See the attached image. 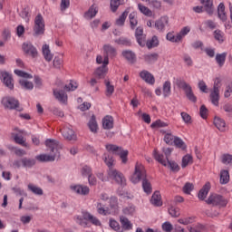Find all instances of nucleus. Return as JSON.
Wrapping results in <instances>:
<instances>
[{
	"mask_svg": "<svg viewBox=\"0 0 232 232\" xmlns=\"http://www.w3.org/2000/svg\"><path fill=\"white\" fill-rule=\"evenodd\" d=\"M146 169L141 164H136L135 171L130 177V182L132 184H138L142 180V188L147 195H151L153 188H151V182L147 179Z\"/></svg>",
	"mask_w": 232,
	"mask_h": 232,
	"instance_id": "1",
	"label": "nucleus"
},
{
	"mask_svg": "<svg viewBox=\"0 0 232 232\" xmlns=\"http://www.w3.org/2000/svg\"><path fill=\"white\" fill-rule=\"evenodd\" d=\"M45 146L50 154H40L35 159L39 162H53L55 157H57V153H59V150H63V145L56 140L47 139L45 140Z\"/></svg>",
	"mask_w": 232,
	"mask_h": 232,
	"instance_id": "2",
	"label": "nucleus"
},
{
	"mask_svg": "<svg viewBox=\"0 0 232 232\" xmlns=\"http://www.w3.org/2000/svg\"><path fill=\"white\" fill-rule=\"evenodd\" d=\"M152 156L153 159H155V160L159 162V164H161V166H164L165 168H169L170 171H174L175 173L180 171V167L179 166V164L169 160L166 161V160H164V154H160V152H159V150L154 149Z\"/></svg>",
	"mask_w": 232,
	"mask_h": 232,
	"instance_id": "3",
	"label": "nucleus"
},
{
	"mask_svg": "<svg viewBox=\"0 0 232 232\" xmlns=\"http://www.w3.org/2000/svg\"><path fill=\"white\" fill-rule=\"evenodd\" d=\"M88 221L94 226H101V221L90 212L83 211L82 217L76 219L77 224L82 227H88Z\"/></svg>",
	"mask_w": 232,
	"mask_h": 232,
	"instance_id": "4",
	"label": "nucleus"
},
{
	"mask_svg": "<svg viewBox=\"0 0 232 232\" xmlns=\"http://www.w3.org/2000/svg\"><path fill=\"white\" fill-rule=\"evenodd\" d=\"M14 73L15 75H18V77H23V79L19 80V84L22 90H34V82L26 80L32 79V74L21 70H14Z\"/></svg>",
	"mask_w": 232,
	"mask_h": 232,
	"instance_id": "5",
	"label": "nucleus"
},
{
	"mask_svg": "<svg viewBox=\"0 0 232 232\" xmlns=\"http://www.w3.org/2000/svg\"><path fill=\"white\" fill-rule=\"evenodd\" d=\"M177 86L179 88H182L185 92V95L190 102H197V96H195V93H193V89L191 88V85H189L186 81L184 80H177L176 82Z\"/></svg>",
	"mask_w": 232,
	"mask_h": 232,
	"instance_id": "6",
	"label": "nucleus"
},
{
	"mask_svg": "<svg viewBox=\"0 0 232 232\" xmlns=\"http://www.w3.org/2000/svg\"><path fill=\"white\" fill-rule=\"evenodd\" d=\"M44 18L42 14H38L34 18V26L33 29V35L39 37V35H44Z\"/></svg>",
	"mask_w": 232,
	"mask_h": 232,
	"instance_id": "7",
	"label": "nucleus"
},
{
	"mask_svg": "<svg viewBox=\"0 0 232 232\" xmlns=\"http://www.w3.org/2000/svg\"><path fill=\"white\" fill-rule=\"evenodd\" d=\"M206 202L209 206H218V208H226L227 206V199L224 198L222 195L212 194L210 195Z\"/></svg>",
	"mask_w": 232,
	"mask_h": 232,
	"instance_id": "8",
	"label": "nucleus"
},
{
	"mask_svg": "<svg viewBox=\"0 0 232 232\" xmlns=\"http://www.w3.org/2000/svg\"><path fill=\"white\" fill-rule=\"evenodd\" d=\"M1 104L5 110H17L18 111H23V109H19V100L14 97L5 96L2 98Z\"/></svg>",
	"mask_w": 232,
	"mask_h": 232,
	"instance_id": "9",
	"label": "nucleus"
},
{
	"mask_svg": "<svg viewBox=\"0 0 232 232\" xmlns=\"http://www.w3.org/2000/svg\"><path fill=\"white\" fill-rule=\"evenodd\" d=\"M103 51H104L103 64H110L109 57H115L117 55V49H115V47L110 44H105L103 45Z\"/></svg>",
	"mask_w": 232,
	"mask_h": 232,
	"instance_id": "10",
	"label": "nucleus"
},
{
	"mask_svg": "<svg viewBox=\"0 0 232 232\" xmlns=\"http://www.w3.org/2000/svg\"><path fill=\"white\" fill-rule=\"evenodd\" d=\"M1 81L8 88V90H14V77L8 72H1Z\"/></svg>",
	"mask_w": 232,
	"mask_h": 232,
	"instance_id": "11",
	"label": "nucleus"
},
{
	"mask_svg": "<svg viewBox=\"0 0 232 232\" xmlns=\"http://www.w3.org/2000/svg\"><path fill=\"white\" fill-rule=\"evenodd\" d=\"M219 82L214 83L213 91L210 92V101L214 106H218V101H220V86Z\"/></svg>",
	"mask_w": 232,
	"mask_h": 232,
	"instance_id": "12",
	"label": "nucleus"
},
{
	"mask_svg": "<svg viewBox=\"0 0 232 232\" xmlns=\"http://www.w3.org/2000/svg\"><path fill=\"white\" fill-rule=\"evenodd\" d=\"M22 48L24 53H26V55H30V57H33V59H35V57L39 55L37 49L31 43H24Z\"/></svg>",
	"mask_w": 232,
	"mask_h": 232,
	"instance_id": "13",
	"label": "nucleus"
},
{
	"mask_svg": "<svg viewBox=\"0 0 232 232\" xmlns=\"http://www.w3.org/2000/svg\"><path fill=\"white\" fill-rule=\"evenodd\" d=\"M53 96L59 102H62V104H66L68 102V94L64 92V91H61L60 88H55L53 90Z\"/></svg>",
	"mask_w": 232,
	"mask_h": 232,
	"instance_id": "14",
	"label": "nucleus"
},
{
	"mask_svg": "<svg viewBox=\"0 0 232 232\" xmlns=\"http://www.w3.org/2000/svg\"><path fill=\"white\" fill-rule=\"evenodd\" d=\"M140 77L142 79V81H145L147 84H150L151 86L155 84V76L146 70L140 72Z\"/></svg>",
	"mask_w": 232,
	"mask_h": 232,
	"instance_id": "15",
	"label": "nucleus"
},
{
	"mask_svg": "<svg viewBox=\"0 0 232 232\" xmlns=\"http://www.w3.org/2000/svg\"><path fill=\"white\" fill-rule=\"evenodd\" d=\"M122 57L128 61L129 64H135L137 63V54L133 51L125 50L121 53Z\"/></svg>",
	"mask_w": 232,
	"mask_h": 232,
	"instance_id": "16",
	"label": "nucleus"
},
{
	"mask_svg": "<svg viewBox=\"0 0 232 232\" xmlns=\"http://www.w3.org/2000/svg\"><path fill=\"white\" fill-rule=\"evenodd\" d=\"M169 23V18L168 16H161L159 20L155 22V28L158 29L160 32H164L166 26Z\"/></svg>",
	"mask_w": 232,
	"mask_h": 232,
	"instance_id": "17",
	"label": "nucleus"
},
{
	"mask_svg": "<svg viewBox=\"0 0 232 232\" xmlns=\"http://www.w3.org/2000/svg\"><path fill=\"white\" fill-rule=\"evenodd\" d=\"M21 133H24V130H19V133H12V137L16 144H20L24 148H28V143H26V140Z\"/></svg>",
	"mask_w": 232,
	"mask_h": 232,
	"instance_id": "18",
	"label": "nucleus"
},
{
	"mask_svg": "<svg viewBox=\"0 0 232 232\" xmlns=\"http://www.w3.org/2000/svg\"><path fill=\"white\" fill-rule=\"evenodd\" d=\"M120 222L121 224L122 232L130 231V229H133V224H131V221H130L128 218L121 216L120 218Z\"/></svg>",
	"mask_w": 232,
	"mask_h": 232,
	"instance_id": "19",
	"label": "nucleus"
},
{
	"mask_svg": "<svg viewBox=\"0 0 232 232\" xmlns=\"http://www.w3.org/2000/svg\"><path fill=\"white\" fill-rule=\"evenodd\" d=\"M106 66H108V64L103 63L102 66H100L96 69V71L94 72L96 79L101 80L106 77V73H108V67Z\"/></svg>",
	"mask_w": 232,
	"mask_h": 232,
	"instance_id": "20",
	"label": "nucleus"
},
{
	"mask_svg": "<svg viewBox=\"0 0 232 232\" xmlns=\"http://www.w3.org/2000/svg\"><path fill=\"white\" fill-rule=\"evenodd\" d=\"M150 204L152 206H156L157 208H160L162 206V197L160 196V192L159 190H156L151 198H150Z\"/></svg>",
	"mask_w": 232,
	"mask_h": 232,
	"instance_id": "21",
	"label": "nucleus"
},
{
	"mask_svg": "<svg viewBox=\"0 0 232 232\" xmlns=\"http://www.w3.org/2000/svg\"><path fill=\"white\" fill-rule=\"evenodd\" d=\"M143 61L146 64H153L159 61V53H147L143 55Z\"/></svg>",
	"mask_w": 232,
	"mask_h": 232,
	"instance_id": "22",
	"label": "nucleus"
},
{
	"mask_svg": "<svg viewBox=\"0 0 232 232\" xmlns=\"http://www.w3.org/2000/svg\"><path fill=\"white\" fill-rule=\"evenodd\" d=\"M72 191L77 193L78 195H89L90 193V188L86 186H82V185H76L73 187H71Z\"/></svg>",
	"mask_w": 232,
	"mask_h": 232,
	"instance_id": "23",
	"label": "nucleus"
},
{
	"mask_svg": "<svg viewBox=\"0 0 232 232\" xmlns=\"http://www.w3.org/2000/svg\"><path fill=\"white\" fill-rule=\"evenodd\" d=\"M62 134L67 140H75L77 139V136H75V131L68 127L63 130Z\"/></svg>",
	"mask_w": 232,
	"mask_h": 232,
	"instance_id": "24",
	"label": "nucleus"
},
{
	"mask_svg": "<svg viewBox=\"0 0 232 232\" xmlns=\"http://www.w3.org/2000/svg\"><path fill=\"white\" fill-rule=\"evenodd\" d=\"M209 189H211V184L209 182H208L199 190V192L198 194V199L204 200V198H206V197H208V193H209Z\"/></svg>",
	"mask_w": 232,
	"mask_h": 232,
	"instance_id": "25",
	"label": "nucleus"
},
{
	"mask_svg": "<svg viewBox=\"0 0 232 232\" xmlns=\"http://www.w3.org/2000/svg\"><path fill=\"white\" fill-rule=\"evenodd\" d=\"M42 52L45 61H47V63H51V61L53 59V54H52V51H50V45H43Z\"/></svg>",
	"mask_w": 232,
	"mask_h": 232,
	"instance_id": "26",
	"label": "nucleus"
},
{
	"mask_svg": "<svg viewBox=\"0 0 232 232\" xmlns=\"http://www.w3.org/2000/svg\"><path fill=\"white\" fill-rule=\"evenodd\" d=\"M218 15L221 21H227V14H226V5H224V3L219 4L218 7Z\"/></svg>",
	"mask_w": 232,
	"mask_h": 232,
	"instance_id": "27",
	"label": "nucleus"
},
{
	"mask_svg": "<svg viewBox=\"0 0 232 232\" xmlns=\"http://www.w3.org/2000/svg\"><path fill=\"white\" fill-rule=\"evenodd\" d=\"M201 4L205 8V12H207L208 15H213V12H214L213 0H201Z\"/></svg>",
	"mask_w": 232,
	"mask_h": 232,
	"instance_id": "28",
	"label": "nucleus"
},
{
	"mask_svg": "<svg viewBox=\"0 0 232 232\" xmlns=\"http://www.w3.org/2000/svg\"><path fill=\"white\" fill-rule=\"evenodd\" d=\"M214 125L219 131H226V121L220 117L214 118Z\"/></svg>",
	"mask_w": 232,
	"mask_h": 232,
	"instance_id": "29",
	"label": "nucleus"
},
{
	"mask_svg": "<svg viewBox=\"0 0 232 232\" xmlns=\"http://www.w3.org/2000/svg\"><path fill=\"white\" fill-rule=\"evenodd\" d=\"M96 209H97V213H99V215H111V210H110V208H106V206H104V204L102 203H97L96 205Z\"/></svg>",
	"mask_w": 232,
	"mask_h": 232,
	"instance_id": "30",
	"label": "nucleus"
},
{
	"mask_svg": "<svg viewBox=\"0 0 232 232\" xmlns=\"http://www.w3.org/2000/svg\"><path fill=\"white\" fill-rule=\"evenodd\" d=\"M102 126L104 130L113 129V117L105 116L102 120Z\"/></svg>",
	"mask_w": 232,
	"mask_h": 232,
	"instance_id": "31",
	"label": "nucleus"
},
{
	"mask_svg": "<svg viewBox=\"0 0 232 232\" xmlns=\"http://www.w3.org/2000/svg\"><path fill=\"white\" fill-rule=\"evenodd\" d=\"M102 160H104L106 166H108L109 169H113V164L115 160H113V156L108 153H104Z\"/></svg>",
	"mask_w": 232,
	"mask_h": 232,
	"instance_id": "32",
	"label": "nucleus"
},
{
	"mask_svg": "<svg viewBox=\"0 0 232 232\" xmlns=\"http://www.w3.org/2000/svg\"><path fill=\"white\" fill-rule=\"evenodd\" d=\"M105 148L109 153H113V155H119V151H122V147L114 144H107Z\"/></svg>",
	"mask_w": 232,
	"mask_h": 232,
	"instance_id": "33",
	"label": "nucleus"
},
{
	"mask_svg": "<svg viewBox=\"0 0 232 232\" xmlns=\"http://www.w3.org/2000/svg\"><path fill=\"white\" fill-rule=\"evenodd\" d=\"M128 14H130V8H127L116 20L117 26H124V23H126V17H128Z\"/></svg>",
	"mask_w": 232,
	"mask_h": 232,
	"instance_id": "34",
	"label": "nucleus"
},
{
	"mask_svg": "<svg viewBox=\"0 0 232 232\" xmlns=\"http://www.w3.org/2000/svg\"><path fill=\"white\" fill-rule=\"evenodd\" d=\"M104 84L106 87V90H105L106 97H111V95H113V92H115V86L111 85L109 80H105Z\"/></svg>",
	"mask_w": 232,
	"mask_h": 232,
	"instance_id": "35",
	"label": "nucleus"
},
{
	"mask_svg": "<svg viewBox=\"0 0 232 232\" xmlns=\"http://www.w3.org/2000/svg\"><path fill=\"white\" fill-rule=\"evenodd\" d=\"M35 159L32 158H23L22 159V166L23 168H34L35 166Z\"/></svg>",
	"mask_w": 232,
	"mask_h": 232,
	"instance_id": "36",
	"label": "nucleus"
},
{
	"mask_svg": "<svg viewBox=\"0 0 232 232\" xmlns=\"http://www.w3.org/2000/svg\"><path fill=\"white\" fill-rule=\"evenodd\" d=\"M89 129L92 133H97V130L99 126L97 125V120L95 119V115L92 114L89 123H88Z\"/></svg>",
	"mask_w": 232,
	"mask_h": 232,
	"instance_id": "37",
	"label": "nucleus"
},
{
	"mask_svg": "<svg viewBox=\"0 0 232 232\" xmlns=\"http://www.w3.org/2000/svg\"><path fill=\"white\" fill-rule=\"evenodd\" d=\"M97 12H99L97 10V7H95V5H92L89 10L85 13V18L86 19H93V17H95L97 15Z\"/></svg>",
	"mask_w": 232,
	"mask_h": 232,
	"instance_id": "38",
	"label": "nucleus"
},
{
	"mask_svg": "<svg viewBox=\"0 0 232 232\" xmlns=\"http://www.w3.org/2000/svg\"><path fill=\"white\" fill-rule=\"evenodd\" d=\"M174 145L176 146V148H179V150H182L183 151L186 150V149L188 148L184 140H182V139L179 137L174 138Z\"/></svg>",
	"mask_w": 232,
	"mask_h": 232,
	"instance_id": "39",
	"label": "nucleus"
},
{
	"mask_svg": "<svg viewBox=\"0 0 232 232\" xmlns=\"http://www.w3.org/2000/svg\"><path fill=\"white\" fill-rule=\"evenodd\" d=\"M226 57H227V53H218L216 55V61H217L218 66H220V68H222V66H224V63H226Z\"/></svg>",
	"mask_w": 232,
	"mask_h": 232,
	"instance_id": "40",
	"label": "nucleus"
},
{
	"mask_svg": "<svg viewBox=\"0 0 232 232\" xmlns=\"http://www.w3.org/2000/svg\"><path fill=\"white\" fill-rule=\"evenodd\" d=\"M171 95V82L167 81L163 83V96L169 97Z\"/></svg>",
	"mask_w": 232,
	"mask_h": 232,
	"instance_id": "41",
	"label": "nucleus"
},
{
	"mask_svg": "<svg viewBox=\"0 0 232 232\" xmlns=\"http://www.w3.org/2000/svg\"><path fill=\"white\" fill-rule=\"evenodd\" d=\"M163 140L164 142H166V144H169V146H171V144L175 142V136L171 134V130H168V132L165 134L163 138Z\"/></svg>",
	"mask_w": 232,
	"mask_h": 232,
	"instance_id": "42",
	"label": "nucleus"
},
{
	"mask_svg": "<svg viewBox=\"0 0 232 232\" xmlns=\"http://www.w3.org/2000/svg\"><path fill=\"white\" fill-rule=\"evenodd\" d=\"M193 162V156L187 154L182 158L181 168H188V164Z\"/></svg>",
	"mask_w": 232,
	"mask_h": 232,
	"instance_id": "43",
	"label": "nucleus"
},
{
	"mask_svg": "<svg viewBox=\"0 0 232 232\" xmlns=\"http://www.w3.org/2000/svg\"><path fill=\"white\" fill-rule=\"evenodd\" d=\"M129 19H130V28L132 30H135V26H137V24H139V22L137 21V13L135 12L130 13L129 15Z\"/></svg>",
	"mask_w": 232,
	"mask_h": 232,
	"instance_id": "44",
	"label": "nucleus"
},
{
	"mask_svg": "<svg viewBox=\"0 0 232 232\" xmlns=\"http://www.w3.org/2000/svg\"><path fill=\"white\" fill-rule=\"evenodd\" d=\"M213 35H214V39L216 41H218L220 44H222V43H224V33L218 29V30H215L213 32Z\"/></svg>",
	"mask_w": 232,
	"mask_h": 232,
	"instance_id": "45",
	"label": "nucleus"
},
{
	"mask_svg": "<svg viewBox=\"0 0 232 232\" xmlns=\"http://www.w3.org/2000/svg\"><path fill=\"white\" fill-rule=\"evenodd\" d=\"M28 189L29 191H31L32 193H34V195H43V188L34 185V184H29L28 185Z\"/></svg>",
	"mask_w": 232,
	"mask_h": 232,
	"instance_id": "46",
	"label": "nucleus"
},
{
	"mask_svg": "<svg viewBox=\"0 0 232 232\" xmlns=\"http://www.w3.org/2000/svg\"><path fill=\"white\" fill-rule=\"evenodd\" d=\"M146 46L149 50L159 46V38L157 36H153L150 40L147 41Z\"/></svg>",
	"mask_w": 232,
	"mask_h": 232,
	"instance_id": "47",
	"label": "nucleus"
},
{
	"mask_svg": "<svg viewBox=\"0 0 232 232\" xmlns=\"http://www.w3.org/2000/svg\"><path fill=\"white\" fill-rule=\"evenodd\" d=\"M229 182V171L221 170L220 172V184H227Z\"/></svg>",
	"mask_w": 232,
	"mask_h": 232,
	"instance_id": "48",
	"label": "nucleus"
},
{
	"mask_svg": "<svg viewBox=\"0 0 232 232\" xmlns=\"http://www.w3.org/2000/svg\"><path fill=\"white\" fill-rule=\"evenodd\" d=\"M167 40L170 41V43H179V41H182V34L175 36L173 34L169 33L167 34Z\"/></svg>",
	"mask_w": 232,
	"mask_h": 232,
	"instance_id": "49",
	"label": "nucleus"
},
{
	"mask_svg": "<svg viewBox=\"0 0 232 232\" xmlns=\"http://www.w3.org/2000/svg\"><path fill=\"white\" fill-rule=\"evenodd\" d=\"M20 17H22L24 23H30V11L28 8H24L21 11Z\"/></svg>",
	"mask_w": 232,
	"mask_h": 232,
	"instance_id": "50",
	"label": "nucleus"
},
{
	"mask_svg": "<svg viewBox=\"0 0 232 232\" xmlns=\"http://www.w3.org/2000/svg\"><path fill=\"white\" fill-rule=\"evenodd\" d=\"M110 227L114 231L122 232L121 225L115 219H110Z\"/></svg>",
	"mask_w": 232,
	"mask_h": 232,
	"instance_id": "51",
	"label": "nucleus"
},
{
	"mask_svg": "<svg viewBox=\"0 0 232 232\" xmlns=\"http://www.w3.org/2000/svg\"><path fill=\"white\" fill-rule=\"evenodd\" d=\"M53 66L56 68V70H61V68H63V58L55 56L53 61Z\"/></svg>",
	"mask_w": 232,
	"mask_h": 232,
	"instance_id": "52",
	"label": "nucleus"
},
{
	"mask_svg": "<svg viewBox=\"0 0 232 232\" xmlns=\"http://www.w3.org/2000/svg\"><path fill=\"white\" fill-rule=\"evenodd\" d=\"M138 6H139V10L144 15H147L148 17H151V15H153V13L151 12V10H150V8H148L140 4H139Z\"/></svg>",
	"mask_w": 232,
	"mask_h": 232,
	"instance_id": "53",
	"label": "nucleus"
},
{
	"mask_svg": "<svg viewBox=\"0 0 232 232\" xmlns=\"http://www.w3.org/2000/svg\"><path fill=\"white\" fill-rule=\"evenodd\" d=\"M169 214L170 216L174 217V218H177L180 217V208H175V207H170L169 208Z\"/></svg>",
	"mask_w": 232,
	"mask_h": 232,
	"instance_id": "54",
	"label": "nucleus"
},
{
	"mask_svg": "<svg viewBox=\"0 0 232 232\" xmlns=\"http://www.w3.org/2000/svg\"><path fill=\"white\" fill-rule=\"evenodd\" d=\"M9 150H11L12 151H14V154L17 157H24V155H26V150L23 149H17L16 147H9Z\"/></svg>",
	"mask_w": 232,
	"mask_h": 232,
	"instance_id": "55",
	"label": "nucleus"
},
{
	"mask_svg": "<svg viewBox=\"0 0 232 232\" xmlns=\"http://www.w3.org/2000/svg\"><path fill=\"white\" fill-rule=\"evenodd\" d=\"M161 151L162 153H164V156H165L164 160L166 161L169 160V157H171V153H173V149L163 147L161 149Z\"/></svg>",
	"mask_w": 232,
	"mask_h": 232,
	"instance_id": "56",
	"label": "nucleus"
},
{
	"mask_svg": "<svg viewBox=\"0 0 232 232\" xmlns=\"http://www.w3.org/2000/svg\"><path fill=\"white\" fill-rule=\"evenodd\" d=\"M120 173L121 172H119V170L117 169H110L108 170V177L109 179H112V180H115L119 177Z\"/></svg>",
	"mask_w": 232,
	"mask_h": 232,
	"instance_id": "57",
	"label": "nucleus"
},
{
	"mask_svg": "<svg viewBox=\"0 0 232 232\" xmlns=\"http://www.w3.org/2000/svg\"><path fill=\"white\" fill-rule=\"evenodd\" d=\"M119 6H121V0H111V12H117V10H119Z\"/></svg>",
	"mask_w": 232,
	"mask_h": 232,
	"instance_id": "58",
	"label": "nucleus"
},
{
	"mask_svg": "<svg viewBox=\"0 0 232 232\" xmlns=\"http://www.w3.org/2000/svg\"><path fill=\"white\" fill-rule=\"evenodd\" d=\"M111 213H117L119 206L117 205V198H111L110 200Z\"/></svg>",
	"mask_w": 232,
	"mask_h": 232,
	"instance_id": "59",
	"label": "nucleus"
},
{
	"mask_svg": "<svg viewBox=\"0 0 232 232\" xmlns=\"http://www.w3.org/2000/svg\"><path fill=\"white\" fill-rule=\"evenodd\" d=\"M115 43H117V44H122L123 46H131V41H130L127 38H119L115 40Z\"/></svg>",
	"mask_w": 232,
	"mask_h": 232,
	"instance_id": "60",
	"label": "nucleus"
},
{
	"mask_svg": "<svg viewBox=\"0 0 232 232\" xmlns=\"http://www.w3.org/2000/svg\"><path fill=\"white\" fill-rule=\"evenodd\" d=\"M166 126H168V123L160 120H157L156 121L151 123L150 128H166Z\"/></svg>",
	"mask_w": 232,
	"mask_h": 232,
	"instance_id": "61",
	"label": "nucleus"
},
{
	"mask_svg": "<svg viewBox=\"0 0 232 232\" xmlns=\"http://www.w3.org/2000/svg\"><path fill=\"white\" fill-rule=\"evenodd\" d=\"M193 183L187 182L183 187V193L190 195L191 191H193Z\"/></svg>",
	"mask_w": 232,
	"mask_h": 232,
	"instance_id": "62",
	"label": "nucleus"
},
{
	"mask_svg": "<svg viewBox=\"0 0 232 232\" xmlns=\"http://www.w3.org/2000/svg\"><path fill=\"white\" fill-rule=\"evenodd\" d=\"M221 162L223 164H231L232 162V155L230 154H223L221 157Z\"/></svg>",
	"mask_w": 232,
	"mask_h": 232,
	"instance_id": "63",
	"label": "nucleus"
},
{
	"mask_svg": "<svg viewBox=\"0 0 232 232\" xmlns=\"http://www.w3.org/2000/svg\"><path fill=\"white\" fill-rule=\"evenodd\" d=\"M181 119L185 122V124H191V115L188 114V112H181Z\"/></svg>",
	"mask_w": 232,
	"mask_h": 232,
	"instance_id": "64",
	"label": "nucleus"
}]
</instances>
